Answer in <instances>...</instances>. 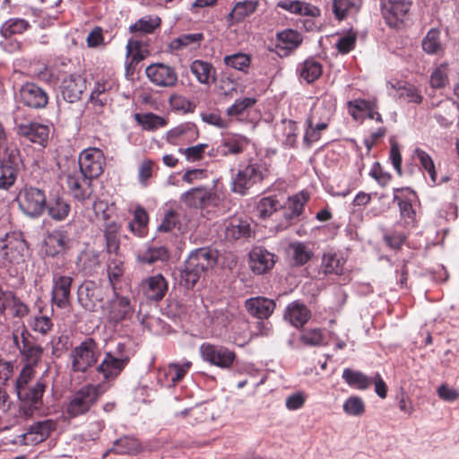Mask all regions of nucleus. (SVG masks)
<instances>
[{
  "label": "nucleus",
  "mask_w": 459,
  "mask_h": 459,
  "mask_svg": "<svg viewBox=\"0 0 459 459\" xmlns=\"http://www.w3.org/2000/svg\"><path fill=\"white\" fill-rule=\"evenodd\" d=\"M218 262V252L203 247L195 249L188 255L185 267L180 273V282L186 288H192Z\"/></svg>",
  "instance_id": "nucleus-1"
},
{
  "label": "nucleus",
  "mask_w": 459,
  "mask_h": 459,
  "mask_svg": "<svg viewBox=\"0 0 459 459\" xmlns=\"http://www.w3.org/2000/svg\"><path fill=\"white\" fill-rule=\"evenodd\" d=\"M109 388L108 385H87L76 391L70 399L66 407V412L71 417H76L90 411L98 401L99 397Z\"/></svg>",
  "instance_id": "nucleus-2"
},
{
  "label": "nucleus",
  "mask_w": 459,
  "mask_h": 459,
  "mask_svg": "<svg viewBox=\"0 0 459 459\" xmlns=\"http://www.w3.org/2000/svg\"><path fill=\"white\" fill-rule=\"evenodd\" d=\"M0 255L11 264H19L26 260L30 248L22 232H9L0 239Z\"/></svg>",
  "instance_id": "nucleus-3"
},
{
  "label": "nucleus",
  "mask_w": 459,
  "mask_h": 459,
  "mask_svg": "<svg viewBox=\"0 0 459 459\" xmlns=\"http://www.w3.org/2000/svg\"><path fill=\"white\" fill-rule=\"evenodd\" d=\"M130 360L129 354L125 351V345L118 343L113 351L105 353L97 371L108 382L116 379L124 370Z\"/></svg>",
  "instance_id": "nucleus-4"
},
{
  "label": "nucleus",
  "mask_w": 459,
  "mask_h": 459,
  "mask_svg": "<svg viewBox=\"0 0 459 459\" xmlns=\"http://www.w3.org/2000/svg\"><path fill=\"white\" fill-rule=\"evenodd\" d=\"M71 368L74 372L84 373L96 364L99 359V348L92 338H87L71 351Z\"/></svg>",
  "instance_id": "nucleus-5"
},
{
  "label": "nucleus",
  "mask_w": 459,
  "mask_h": 459,
  "mask_svg": "<svg viewBox=\"0 0 459 459\" xmlns=\"http://www.w3.org/2000/svg\"><path fill=\"white\" fill-rule=\"evenodd\" d=\"M17 200L22 212L31 218L40 216L46 210L47 197L40 188L25 187L19 193Z\"/></svg>",
  "instance_id": "nucleus-6"
},
{
  "label": "nucleus",
  "mask_w": 459,
  "mask_h": 459,
  "mask_svg": "<svg viewBox=\"0 0 459 459\" xmlns=\"http://www.w3.org/2000/svg\"><path fill=\"white\" fill-rule=\"evenodd\" d=\"M265 169L257 163H250L240 169L232 180L231 189L234 193L244 195L254 185L263 181Z\"/></svg>",
  "instance_id": "nucleus-7"
},
{
  "label": "nucleus",
  "mask_w": 459,
  "mask_h": 459,
  "mask_svg": "<svg viewBox=\"0 0 459 459\" xmlns=\"http://www.w3.org/2000/svg\"><path fill=\"white\" fill-rule=\"evenodd\" d=\"M13 340L22 355V359L25 361L24 366L33 368L41 359L43 349L30 341V333L24 327L22 331L16 330L13 333Z\"/></svg>",
  "instance_id": "nucleus-8"
},
{
  "label": "nucleus",
  "mask_w": 459,
  "mask_h": 459,
  "mask_svg": "<svg viewBox=\"0 0 459 459\" xmlns=\"http://www.w3.org/2000/svg\"><path fill=\"white\" fill-rule=\"evenodd\" d=\"M46 389V383L42 379L34 381L30 385L16 391L17 396L22 403L20 411L30 416L33 409H38L42 404V396Z\"/></svg>",
  "instance_id": "nucleus-9"
},
{
  "label": "nucleus",
  "mask_w": 459,
  "mask_h": 459,
  "mask_svg": "<svg viewBox=\"0 0 459 459\" xmlns=\"http://www.w3.org/2000/svg\"><path fill=\"white\" fill-rule=\"evenodd\" d=\"M105 158L101 150L89 148L81 152L79 157V171L90 178H98L102 172Z\"/></svg>",
  "instance_id": "nucleus-10"
},
{
  "label": "nucleus",
  "mask_w": 459,
  "mask_h": 459,
  "mask_svg": "<svg viewBox=\"0 0 459 459\" xmlns=\"http://www.w3.org/2000/svg\"><path fill=\"white\" fill-rule=\"evenodd\" d=\"M411 4V0H382V14L386 23L399 28L404 22Z\"/></svg>",
  "instance_id": "nucleus-11"
},
{
  "label": "nucleus",
  "mask_w": 459,
  "mask_h": 459,
  "mask_svg": "<svg viewBox=\"0 0 459 459\" xmlns=\"http://www.w3.org/2000/svg\"><path fill=\"white\" fill-rule=\"evenodd\" d=\"M91 180L92 178L76 170L66 176L65 183L71 195L77 201L83 202L93 193Z\"/></svg>",
  "instance_id": "nucleus-12"
},
{
  "label": "nucleus",
  "mask_w": 459,
  "mask_h": 459,
  "mask_svg": "<svg viewBox=\"0 0 459 459\" xmlns=\"http://www.w3.org/2000/svg\"><path fill=\"white\" fill-rule=\"evenodd\" d=\"M200 352L204 360L222 368H229L236 358L235 353L229 349L212 344H203Z\"/></svg>",
  "instance_id": "nucleus-13"
},
{
  "label": "nucleus",
  "mask_w": 459,
  "mask_h": 459,
  "mask_svg": "<svg viewBox=\"0 0 459 459\" xmlns=\"http://www.w3.org/2000/svg\"><path fill=\"white\" fill-rule=\"evenodd\" d=\"M106 310L108 322L114 325L130 319L134 314V308L129 299L117 293L108 303Z\"/></svg>",
  "instance_id": "nucleus-14"
},
{
  "label": "nucleus",
  "mask_w": 459,
  "mask_h": 459,
  "mask_svg": "<svg viewBox=\"0 0 459 459\" xmlns=\"http://www.w3.org/2000/svg\"><path fill=\"white\" fill-rule=\"evenodd\" d=\"M145 73L150 81L160 87H172L178 81L175 70L164 64L150 65L146 68Z\"/></svg>",
  "instance_id": "nucleus-15"
},
{
  "label": "nucleus",
  "mask_w": 459,
  "mask_h": 459,
  "mask_svg": "<svg viewBox=\"0 0 459 459\" xmlns=\"http://www.w3.org/2000/svg\"><path fill=\"white\" fill-rule=\"evenodd\" d=\"M180 200L186 206L203 208L215 204L218 201V196L212 189L200 186L183 193Z\"/></svg>",
  "instance_id": "nucleus-16"
},
{
  "label": "nucleus",
  "mask_w": 459,
  "mask_h": 459,
  "mask_svg": "<svg viewBox=\"0 0 459 459\" xmlns=\"http://www.w3.org/2000/svg\"><path fill=\"white\" fill-rule=\"evenodd\" d=\"M85 89V79L75 74L65 76L61 83V92L63 98L69 103H74L78 101Z\"/></svg>",
  "instance_id": "nucleus-17"
},
{
  "label": "nucleus",
  "mask_w": 459,
  "mask_h": 459,
  "mask_svg": "<svg viewBox=\"0 0 459 459\" xmlns=\"http://www.w3.org/2000/svg\"><path fill=\"white\" fill-rule=\"evenodd\" d=\"M20 97L22 103L33 108H44L48 100L47 92L32 82H27L22 86Z\"/></svg>",
  "instance_id": "nucleus-18"
},
{
  "label": "nucleus",
  "mask_w": 459,
  "mask_h": 459,
  "mask_svg": "<svg viewBox=\"0 0 459 459\" xmlns=\"http://www.w3.org/2000/svg\"><path fill=\"white\" fill-rule=\"evenodd\" d=\"M73 278L65 275H54L52 288V302L60 308L66 307L70 303V291Z\"/></svg>",
  "instance_id": "nucleus-19"
},
{
  "label": "nucleus",
  "mask_w": 459,
  "mask_h": 459,
  "mask_svg": "<svg viewBox=\"0 0 459 459\" xmlns=\"http://www.w3.org/2000/svg\"><path fill=\"white\" fill-rule=\"evenodd\" d=\"M17 129L20 135L42 146L48 142L49 136V127L35 122L20 124Z\"/></svg>",
  "instance_id": "nucleus-20"
},
{
  "label": "nucleus",
  "mask_w": 459,
  "mask_h": 459,
  "mask_svg": "<svg viewBox=\"0 0 459 459\" xmlns=\"http://www.w3.org/2000/svg\"><path fill=\"white\" fill-rule=\"evenodd\" d=\"M247 312L259 319H267L275 308V302L264 297H255L246 300Z\"/></svg>",
  "instance_id": "nucleus-21"
},
{
  "label": "nucleus",
  "mask_w": 459,
  "mask_h": 459,
  "mask_svg": "<svg viewBox=\"0 0 459 459\" xmlns=\"http://www.w3.org/2000/svg\"><path fill=\"white\" fill-rule=\"evenodd\" d=\"M68 242L69 237L65 230H53L45 238V253L50 256L58 255L67 249Z\"/></svg>",
  "instance_id": "nucleus-22"
},
{
  "label": "nucleus",
  "mask_w": 459,
  "mask_h": 459,
  "mask_svg": "<svg viewBox=\"0 0 459 459\" xmlns=\"http://www.w3.org/2000/svg\"><path fill=\"white\" fill-rule=\"evenodd\" d=\"M250 267L257 274H263L270 270L275 261L274 255L261 247L254 248L250 253Z\"/></svg>",
  "instance_id": "nucleus-23"
},
{
  "label": "nucleus",
  "mask_w": 459,
  "mask_h": 459,
  "mask_svg": "<svg viewBox=\"0 0 459 459\" xmlns=\"http://www.w3.org/2000/svg\"><path fill=\"white\" fill-rule=\"evenodd\" d=\"M145 297L151 300H160L168 290V283L161 274L152 276L142 283Z\"/></svg>",
  "instance_id": "nucleus-24"
},
{
  "label": "nucleus",
  "mask_w": 459,
  "mask_h": 459,
  "mask_svg": "<svg viewBox=\"0 0 459 459\" xmlns=\"http://www.w3.org/2000/svg\"><path fill=\"white\" fill-rule=\"evenodd\" d=\"M54 429V423L51 420H44L34 423L28 431L22 434L24 445L39 444L45 440Z\"/></svg>",
  "instance_id": "nucleus-25"
},
{
  "label": "nucleus",
  "mask_w": 459,
  "mask_h": 459,
  "mask_svg": "<svg viewBox=\"0 0 459 459\" xmlns=\"http://www.w3.org/2000/svg\"><path fill=\"white\" fill-rule=\"evenodd\" d=\"M309 317V310L304 304L299 301H293L289 304L284 313V318L295 327L303 326Z\"/></svg>",
  "instance_id": "nucleus-26"
},
{
  "label": "nucleus",
  "mask_w": 459,
  "mask_h": 459,
  "mask_svg": "<svg viewBox=\"0 0 459 459\" xmlns=\"http://www.w3.org/2000/svg\"><path fill=\"white\" fill-rule=\"evenodd\" d=\"M225 238L230 240L249 236L250 225L240 218L234 217L224 223Z\"/></svg>",
  "instance_id": "nucleus-27"
},
{
  "label": "nucleus",
  "mask_w": 459,
  "mask_h": 459,
  "mask_svg": "<svg viewBox=\"0 0 459 459\" xmlns=\"http://www.w3.org/2000/svg\"><path fill=\"white\" fill-rule=\"evenodd\" d=\"M120 230L121 226L115 222L110 221L104 226V237L106 240V247L108 253L117 255L120 246Z\"/></svg>",
  "instance_id": "nucleus-28"
},
{
  "label": "nucleus",
  "mask_w": 459,
  "mask_h": 459,
  "mask_svg": "<svg viewBox=\"0 0 459 459\" xmlns=\"http://www.w3.org/2000/svg\"><path fill=\"white\" fill-rule=\"evenodd\" d=\"M142 446L139 441L134 437H126L117 440L111 449L106 452L104 456L113 452L118 455H136L141 452Z\"/></svg>",
  "instance_id": "nucleus-29"
},
{
  "label": "nucleus",
  "mask_w": 459,
  "mask_h": 459,
  "mask_svg": "<svg viewBox=\"0 0 459 459\" xmlns=\"http://www.w3.org/2000/svg\"><path fill=\"white\" fill-rule=\"evenodd\" d=\"M46 209L48 210V213L51 219L61 221L68 216L70 212V204L65 199L57 197L49 201Z\"/></svg>",
  "instance_id": "nucleus-30"
},
{
  "label": "nucleus",
  "mask_w": 459,
  "mask_h": 459,
  "mask_svg": "<svg viewBox=\"0 0 459 459\" xmlns=\"http://www.w3.org/2000/svg\"><path fill=\"white\" fill-rule=\"evenodd\" d=\"M307 200L308 195L305 193H299L289 198L286 204V212H284L285 219L290 221L299 216Z\"/></svg>",
  "instance_id": "nucleus-31"
},
{
  "label": "nucleus",
  "mask_w": 459,
  "mask_h": 459,
  "mask_svg": "<svg viewBox=\"0 0 459 459\" xmlns=\"http://www.w3.org/2000/svg\"><path fill=\"white\" fill-rule=\"evenodd\" d=\"M249 140L243 135L226 138L221 145V152L223 155H237L241 153L248 144Z\"/></svg>",
  "instance_id": "nucleus-32"
},
{
  "label": "nucleus",
  "mask_w": 459,
  "mask_h": 459,
  "mask_svg": "<svg viewBox=\"0 0 459 459\" xmlns=\"http://www.w3.org/2000/svg\"><path fill=\"white\" fill-rule=\"evenodd\" d=\"M278 6L296 14L308 16H317L319 14V9L300 1H281L278 3Z\"/></svg>",
  "instance_id": "nucleus-33"
},
{
  "label": "nucleus",
  "mask_w": 459,
  "mask_h": 459,
  "mask_svg": "<svg viewBox=\"0 0 459 459\" xmlns=\"http://www.w3.org/2000/svg\"><path fill=\"white\" fill-rule=\"evenodd\" d=\"M257 7V3L255 1H244L236 4L233 10L228 14V20L235 22L243 21L246 17L251 15Z\"/></svg>",
  "instance_id": "nucleus-34"
},
{
  "label": "nucleus",
  "mask_w": 459,
  "mask_h": 459,
  "mask_svg": "<svg viewBox=\"0 0 459 459\" xmlns=\"http://www.w3.org/2000/svg\"><path fill=\"white\" fill-rule=\"evenodd\" d=\"M342 377L351 386H354L360 390H365L371 385V379L359 371H354L345 368L342 372Z\"/></svg>",
  "instance_id": "nucleus-35"
},
{
  "label": "nucleus",
  "mask_w": 459,
  "mask_h": 459,
  "mask_svg": "<svg viewBox=\"0 0 459 459\" xmlns=\"http://www.w3.org/2000/svg\"><path fill=\"white\" fill-rule=\"evenodd\" d=\"M134 118L143 129L149 131H155L167 125V120L164 117L153 113L135 114Z\"/></svg>",
  "instance_id": "nucleus-36"
},
{
  "label": "nucleus",
  "mask_w": 459,
  "mask_h": 459,
  "mask_svg": "<svg viewBox=\"0 0 459 459\" xmlns=\"http://www.w3.org/2000/svg\"><path fill=\"white\" fill-rule=\"evenodd\" d=\"M168 257V250L164 247H151L137 255L140 262L149 264L158 261H166Z\"/></svg>",
  "instance_id": "nucleus-37"
},
{
  "label": "nucleus",
  "mask_w": 459,
  "mask_h": 459,
  "mask_svg": "<svg viewBox=\"0 0 459 459\" xmlns=\"http://www.w3.org/2000/svg\"><path fill=\"white\" fill-rule=\"evenodd\" d=\"M160 18L156 15H147L130 26L131 32H140L143 34L152 33L160 25Z\"/></svg>",
  "instance_id": "nucleus-38"
},
{
  "label": "nucleus",
  "mask_w": 459,
  "mask_h": 459,
  "mask_svg": "<svg viewBox=\"0 0 459 459\" xmlns=\"http://www.w3.org/2000/svg\"><path fill=\"white\" fill-rule=\"evenodd\" d=\"M321 268L325 274H342L343 271V262L337 257L336 254L327 252L323 255Z\"/></svg>",
  "instance_id": "nucleus-39"
},
{
  "label": "nucleus",
  "mask_w": 459,
  "mask_h": 459,
  "mask_svg": "<svg viewBox=\"0 0 459 459\" xmlns=\"http://www.w3.org/2000/svg\"><path fill=\"white\" fill-rule=\"evenodd\" d=\"M292 259L297 265H303L313 256V252L309 247L301 242H294L290 245Z\"/></svg>",
  "instance_id": "nucleus-40"
},
{
  "label": "nucleus",
  "mask_w": 459,
  "mask_h": 459,
  "mask_svg": "<svg viewBox=\"0 0 459 459\" xmlns=\"http://www.w3.org/2000/svg\"><path fill=\"white\" fill-rule=\"evenodd\" d=\"M0 164L8 168L12 167L13 169L20 172L22 168L20 151L15 146H7L0 160Z\"/></svg>",
  "instance_id": "nucleus-41"
},
{
  "label": "nucleus",
  "mask_w": 459,
  "mask_h": 459,
  "mask_svg": "<svg viewBox=\"0 0 459 459\" xmlns=\"http://www.w3.org/2000/svg\"><path fill=\"white\" fill-rule=\"evenodd\" d=\"M190 71L201 83H208L212 75V67L209 63L195 60L190 65Z\"/></svg>",
  "instance_id": "nucleus-42"
},
{
  "label": "nucleus",
  "mask_w": 459,
  "mask_h": 459,
  "mask_svg": "<svg viewBox=\"0 0 459 459\" xmlns=\"http://www.w3.org/2000/svg\"><path fill=\"white\" fill-rule=\"evenodd\" d=\"M29 27V23L22 19H10L1 27V34L4 38H9L13 34L22 33Z\"/></svg>",
  "instance_id": "nucleus-43"
},
{
  "label": "nucleus",
  "mask_w": 459,
  "mask_h": 459,
  "mask_svg": "<svg viewBox=\"0 0 459 459\" xmlns=\"http://www.w3.org/2000/svg\"><path fill=\"white\" fill-rule=\"evenodd\" d=\"M322 74V66L315 60H306L300 71V76L307 82H313Z\"/></svg>",
  "instance_id": "nucleus-44"
},
{
  "label": "nucleus",
  "mask_w": 459,
  "mask_h": 459,
  "mask_svg": "<svg viewBox=\"0 0 459 459\" xmlns=\"http://www.w3.org/2000/svg\"><path fill=\"white\" fill-rule=\"evenodd\" d=\"M280 204L273 197H264L257 204L256 210L259 217L265 219L277 211Z\"/></svg>",
  "instance_id": "nucleus-45"
},
{
  "label": "nucleus",
  "mask_w": 459,
  "mask_h": 459,
  "mask_svg": "<svg viewBox=\"0 0 459 459\" xmlns=\"http://www.w3.org/2000/svg\"><path fill=\"white\" fill-rule=\"evenodd\" d=\"M126 56H131V63H138L147 56V50L140 41L130 39L126 45Z\"/></svg>",
  "instance_id": "nucleus-46"
},
{
  "label": "nucleus",
  "mask_w": 459,
  "mask_h": 459,
  "mask_svg": "<svg viewBox=\"0 0 459 459\" xmlns=\"http://www.w3.org/2000/svg\"><path fill=\"white\" fill-rule=\"evenodd\" d=\"M148 215L143 208H137L134 214V220L129 223V229L135 235L141 236L143 228L147 225Z\"/></svg>",
  "instance_id": "nucleus-47"
},
{
  "label": "nucleus",
  "mask_w": 459,
  "mask_h": 459,
  "mask_svg": "<svg viewBox=\"0 0 459 459\" xmlns=\"http://www.w3.org/2000/svg\"><path fill=\"white\" fill-rule=\"evenodd\" d=\"M358 11L359 7L351 0H333V12L338 20H342L352 10Z\"/></svg>",
  "instance_id": "nucleus-48"
},
{
  "label": "nucleus",
  "mask_w": 459,
  "mask_h": 459,
  "mask_svg": "<svg viewBox=\"0 0 459 459\" xmlns=\"http://www.w3.org/2000/svg\"><path fill=\"white\" fill-rule=\"evenodd\" d=\"M19 173L12 167L8 168L0 164V189L6 190L13 186Z\"/></svg>",
  "instance_id": "nucleus-49"
},
{
  "label": "nucleus",
  "mask_w": 459,
  "mask_h": 459,
  "mask_svg": "<svg viewBox=\"0 0 459 459\" xmlns=\"http://www.w3.org/2000/svg\"><path fill=\"white\" fill-rule=\"evenodd\" d=\"M343 411L349 415L359 416L365 411L364 402L359 396H351L343 403Z\"/></svg>",
  "instance_id": "nucleus-50"
},
{
  "label": "nucleus",
  "mask_w": 459,
  "mask_h": 459,
  "mask_svg": "<svg viewBox=\"0 0 459 459\" xmlns=\"http://www.w3.org/2000/svg\"><path fill=\"white\" fill-rule=\"evenodd\" d=\"M207 148V144L199 143L188 148H180L178 152L185 155L186 160L189 162H195L204 158V154L205 149Z\"/></svg>",
  "instance_id": "nucleus-51"
},
{
  "label": "nucleus",
  "mask_w": 459,
  "mask_h": 459,
  "mask_svg": "<svg viewBox=\"0 0 459 459\" xmlns=\"http://www.w3.org/2000/svg\"><path fill=\"white\" fill-rule=\"evenodd\" d=\"M352 105L359 110H366V116L368 118L382 122L381 115L375 110L376 105L374 102L358 99L353 100Z\"/></svg>",
  "instance_id": "nucleus-52"
},
{
  "label": "nucleus",
  "mask_w": 459,
  "mask_h": 459,
  "mask_svg": "<svg viewBox=\"0 0 459 459\" xmlns=\"http://www.w3.org/2000/svg\"><path fill=\"white\" fill-rule=\"evenodd\" d=\"M191 362L185 363H171L169 366L168 376L170 377L171 381L175 384L180 381L191 367Z\"/></svg>",
  "instance_id": "nucleus-53"
},
{
  "label": "nucleus",
  "mask_w": 459,
  "mask_h": 459,
  "mask_svg": "<svg viewBox=\"0 0 459 459\" xmlns=\"http://www.w3.org/2000/svg\"><path fill=\"white\" fill-rule=\"evenodd\" d=\"M278 39L280 42L284 44L283 48H297L301 42L300 35L292 30L278 33Z\"/></svg>",
  "instance_id": "nucleus-54"
},
{
  "label": "nucleus",
  "mask_w": 459,
  "mask_h": 459,
  "mask_svg": "<svg viewBox=\"0 0 459 459\" xmlns=\"http://www.w3.org/2000/svg\"><path fill=\"white\" fill-rule=\"evenodd\" d=\"M301 342L309 346H319L324 344V335L320 329L305 331L300 336Z\"/></svg>",
  "instance_id": "nucleus-55"
},
{
  "label": "nucleus",
  "mask_w": 459,
  "mask_h": 459,
  "mask_svg": "<svg viewBox=\"0 0 459 459\" xmlns=\"http://www.w3.org/2000/svg\"><path fill=\"white\" fill-rule=\"evenodd\" d=\"M224 63L228 66L242 71L249 65L250 59L248 56L245 54H235L225 56Z\"/></svg>",
  "instance_id": "nucleus-56"
},
{
  "label": "nucleus",
  "mask_w": 459,
  "mask_h": 459,
  "mask_svg": "<svg viewBox=\"0 0 459 459\" xmlns=\"http://www.w3.org/2000/svg\"><path fill=\"white\" fill-rule=\"evenodd\" d=\"M33 331L41 334H47L53 327V323L50 317L47 316H35L30 324Z\"/></svg>",
  "instance_id": "nucleus-57"
},
{
  "label": "nucleus",
  "mask_w": 459,
  "mask_h": 459,
  "mask_svg": "<svg viewBox=\"0 0 459 459\" xmlns=\"http://www.w3.org/2000/svg\"><path fill=\"white\" fill-rule=\"evenodd\" d=\"M124 273L123 262L119 259H113L108 264V280L112 286L117 281ZM115 289V287H113Z\"/></svg>",
  "instance_id": "nucleus-58"
},
{
  "label": "nucleus",
  "mask_w": 459,
  "mask_h": 459,
  "mask_svg": "<svg viewBox=\"0 0 459 459\" xmlns=\"http://www.w3.org/2000/svg\"><path fill=\"white\" fill-rule=\"evenodd\" d=\"M33 377L34 369L30 366H24L15 381V391L32 385L34 383L32 381Z\"/></svg>",
  "instance_id": "nucleus-59"
},
{
  "label": "nucleus",
  "mask_w": 459,
  "mask_h": 459,
  "mask_svg": "<svg viewBox=\"0 0 459 459\" xmlns=\"http://www.w3.org/2000/svg\"><path fill=\"white\" fill-rule=\"evenodd\" d=\"M397 97L407 100L408 102L419 103L421 100V97L417 93L415 89L411 85H401L397 87Z\"/></svg>",
  "instance_id": "nucleus-60"
},
{
  "label": "nucleus",
  "mask_w": 459,
  "mask_h": 459,
  "mask_svg": "<svg viewBox=\"0 0 459 459\" xmlns=\"http://www.w3.org/2000/svg\"><path fill=\"white\" fill-rule=\"evenodd\" d=\"M15 317L22 318L29 314L28 306L12 293V299L8 301V307Z\"/></svg>",
  "instance_id": "nucleus-61"
},
{
  "label": "nucleus",
  "mask_w": 459,
  "mask_h": 459,
  "mask_svg": "<svg viewBox=\"0 0 459 459\" xmlns=\"http://www.w3.org/2000/svg\"><path fill=\"white\" fill-rule=\"evenodd\" d=\"M254 98H244L240 100H236L235 103L227 109L229 116H238L244 113V111L252 107L255 103Z\"/></svg>",
  "instance_id": "nucleus-62"
},
{
  "label": "nucleus",
  "mask_w": 459,
  "mask_h": 459,
  "mask_svg": "<svg viewBox=\"0 0 459 459\" xmlns=\"http://www.w3.org/2000/svg\"><path fill=\"white\" fill-rule=\"evenodd\" d=\"M306 123L307 127L306 129L303 142L307 147H310L313 143L317 142L320 139V133L314 128V115L309 117Z\"/></svg>",
  "instance_id": "nucleus-63"
},
{
  "label": "nucleus",
  "mask_w": 459,
  "mask_h": 459,
  "mask_svg": "<svg viewBox=\"0 0 459 459\" xmlns=\"http://www.w3.org/2000/svg\"><path fill=\"white\" fill-rule=\"evenodd\" d=\"M447 81L446 65H441L432 73V88H441L446 84Z\"/></svg>",
  "instance_id": "nucleus-64"
}]
</instances>
